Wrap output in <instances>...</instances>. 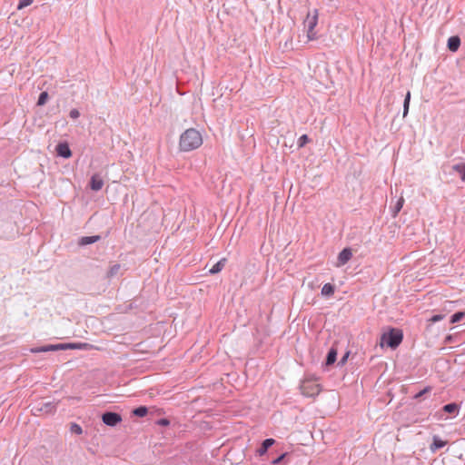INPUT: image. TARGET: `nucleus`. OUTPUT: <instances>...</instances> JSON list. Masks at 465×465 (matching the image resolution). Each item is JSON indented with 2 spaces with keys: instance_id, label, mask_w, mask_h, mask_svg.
<instances>
[{
  "instance_id": "1",
  "label": "nucleus",
  "mask_w": 465,
  "mask_h": 465,
  "mask_svg": "<svg viewBox=\"0 0 465 465\" xmlns=\"http://www.w3.org/2000/svg\"><path fill=\"white\" fill-rule=\"evenodd\" d=\"M202 144L203 136L194 128H189L180 135L179 149L181 152H191L199 148Z\"/></svg>"
},
{
  "instance_id": "2",
  "label": "nucleus",
  "mask_w": 465,
  "mask_h": 465,
  "mask_svg": "<svg viewBox=\"0 0 465 465\" xmlns=\"http://www.w3.org/2000/svg\"><path fill=\"white\" fill-rule=\"evenodd\" d=\"M403 334L401 330L398 329H391L390 331L385 332L381 337L380 345L383 347L384 345L395 349L398 347L402 341Z\"/></svg>"
},
{
  "instance_id": "3",
  "label": "nucleus",
  "mask_w": 465,
  "mask_h": 465,
  "mask_svg": "<svg viewBox=\"0 0 465 465\" xmlns=\"http://www.w3.org/2000/svg\"><path fill=\"white\" fill-rule=\"evenodd\" d=\"M318 23V10L314 9L307 13L303 20V29L306 31L308 41H313L317 38L314 28Z\"/></svg>"
},
{
  "instance_id": "4",
  "label": "nucleus",
  "mask_w": 465,
  "mask_h": 465,
  "mask_svg": "<svg viewBox=\"0 0 465 465\" xmlns=\"http://www.w3.org/2000/svg\"><path fill=\"white\" fill-rule=\"evenodd\" d=\"M59 349H78V350H101L99 347H96L93 344L86 342H78V343H68L65 345H51L48 347H43L40 349L32 350L34 352L40 351H55Z\"/></svg>"
},
{
  "instance_id": "5",
  "label": "nucleus",
  "mask_w": 465,
  "mask_h": 465,
  "mask_svg": "<svg viewBox=\"0 0 465 465\" xmlns=\"http://www.w3.org/2000/svg\"><path fill=\"white\" fill-rule=\"evenodd\" d=\"M301 391L306 397H314L321 392V386L315 381L306 380L301 385Z\"/></svg>"
},
{
  "instance_id": "6",
  "label": "nucleus",
  "mask_w": 465,
  "mask_h": 465,
  "mask_svg": "<svg viewBox=\"0 0 465 465\" xmlns=\"http://www.w3.org/2000/svg\"><path fill=\"white\" fill-rule=\"evenodd\" d=\"M56 405H57V403L53 402V401H47V402L39 401L34 405L33 411L35 413H39V414H46V415L53 414L56 411Z\"/></svg>"
},
{
  "instance_id": "7",
  "label": "nucleus",
  "mask_w": 465,
  "mask_h": 465,
  "mask_svg": "<svg viewBox=\"0 0 465 465\" xmlns=\"http://www.w3.org/2000/svg\"><path fill=\"white\" fill-rule=\"evenodd\" d=\"M102 419L103 421L108 426H115L122 420L121 416L115 412H105Z\"/></svg>"
},
{
  "instance_id": "8",
  "label": "nucleus",
  "mask_w": 465,
  "mask_h": 465,
  "mask_svg": "<svg viewBox=\"0 0 465 465\" xmlns=\"http://www.w3.org/2000/svg\"><path fill=\"white\" fill-rule=\"evenodd\" d=\"M352 257V252L351 249L345 248L343 249L338 255V262L336 266L341 267L347 263Z\"/></svg>"
},
{
  "instance_id": "9",
  "label": "nucleus",
  "mask_w": 465,
  "mask_h": 465,
  "mask_svg": "<svg viewBox=\"0 0 465 465\" xmlns=\"http://www.w3.org/2000/svg\"><path fill=\"white\" fill-rule=\"evenodd\" d=\"M56 153L59 156H62L64 158H69L72 155V152L69 148L68 143H60L56 146Z\"/></svg>"
},
{
  "instance_id": "10",
  "label": "nucleus",
  "mask_w": 465,
  "mask_h": 465,
  "mask_svg": "<svg viewBox=\"0 0 465 465\" xmlns=\"http://www.w3.org/2000/svg\"><path fill=\"white\" fill-rule=\"evenodd\" d=\"M91 189L94 191H99L104 186V181L98 174H94L90 181Z\"/></svg>"
},
{
  "instance_id": "11",
  "label": "nucleus",
  "mask_w": 465,
  "mask_h": 465,
  "mask_svg": "<svg viewBox=\"0 0 465 465\" xmlns=\"http://www.w3.org/2000/svg\"><path fill=\"white\" fill-rule=\"evenodd\" d=\"M432 440V443L430 446L431 452H435L437 450L447 445V441L440 440L438 436H434Z\"/></svg>"
},
{
  "instance_id": "12",
  "label": "nucleus",
  "mask_w": 465,
  "mask_h": 465,
  "mask_svg": "<svg viewBox=\"0 0 465 465\" xmlns=\"http://www.w3.org/2000/svg\"><path fill=\"white\" fill-rule=\"evenodd\" d=\"M460 45V39L459 36H451L448 39V48L451 52H456Z\"/></svg>"
},
{
  "instance_id": "13",
  "label": "nucleus",
  "mask_w": 465,
  "mask_h": 465,
  "mask_svg": "<svg viewBox=\"0 0 465 465\" xmlns=\"http://www.w3.org/2000/svg\"><path fill=\"white\" fill-rule=\"evenodd\" d=\"M225 262H226V259L225 258L221 259L218 262H216L210 269V273L211 274H216V273L220 272L223 269V267L225 265Z\"/></svg>"
},
{
  "instance_id": "14",
  "label": "nucleus",
  "mask_w": 465,
  "mask_h": 465,
  "mask_svg": "<svg viewBox=\"0 0 465 465\" xmlns=\"http://www.w3.org/2000/svg\"><path fill=\"white\" fill-rule=\"evenodd\" d=\"M335 288L331 283H325L322 288V295L325 297H330L334 294Z\"/></svg>"
},
{
  "instance_id": "15",
  "label": "nucleus",
  "mask_w": 465,
  "mask_h": 465,
  "mask_svg": "<svg viewBox=\"0 0 465 465\" xmlns=\"http://www.w3.org/2000/svg\"><path fill=\"white\" fill-rule=\"evenodd\" d=\"M442 410L445 411V412H448V413H451L453 414L454 416L458 415L459 413V411H460V406L457 404V403H450V404H447L445 405Z\"/></svg>"
},
{
  "instance_id": "16",
  "label": "nucleus",
  "mask_w": 465,
  "mask_h": 465,
  "mask_svg": "<svg viewBox=\"0 0 465 465\" xmlns=\"http://www.w3.org/2000/svg\"><path fill=\"white\" fill-rule=\"evenodd\" d=\"M274 442H275V440L273 439L265 440L262 442V447L258 450L259 455L262 456V455L265 454L268 448H270L272 445H273Z\"/></svg>"
},
{
  "instance_id": "17",
  "label": "nucleus",
  "mask_w": 465,
  "mask_h": 465,
  "mask_svg": "<svg viewBox=\"0 0 465 465\" xmlns=\"http://www.w3.org/2000/svg\"><path fill=\"white\" fill-rule=\"evenodd\" d=\"M100 240V236L99 235H95V236H84V237H82L80 239V242L79 243L81 245H87V244H91V243H94V242H96L97 241Z\"/></svg>"
},
{
  "instance_id": "18",
  "label": "nucleus",
  "mask_w": 465,
  "mask_h": 465,
  "mask_svg": "<svg viewBox=\"0 0 465 465\" xmlns=\"http://www.w3.org/2000/svg\"><path fill=\"white\" fill-rule=\"evenodd\" d=\"M410 102H411V92L408 91L404 99L403 103V117H406L409 112L410 107Z\"/></svg>"
},
{
  "instance_id": "19",
  "label": "nucleus",
  "mask_w": 465,
  "mask_h": 465,
  "mask_svg": "<svg viewBox=\"0 0 465 465\" xmlns=\"http://www.w3.org/2000/svg\"><path fill=\"white\" fill-rule=\"evenodd\" d=\"M452 168L460 173L461 180L465 182V163L455 164Z\"/></svg>"
},
{
  "instance_id": "20",
  "label": "nucleus",
  "mask_w": 465,
  "mask_h": 465,
  "mask_svg": "<svg viewBox=\"0 0 465 465\" xmlns=\"http://www.w3.org/2000/svg\"><path fill=\"white\" fill-rule=\"evenodd\" d=\"M337 356V351L335 349H331L328 352L327 359H326V364L331 365L335 362Z\"/></svg>"
},
{
  "instance_id": "21",
  "label": "nucleus",
  "mask_w": 465,
  "mask_h": 465,
  "mask_svg": "<svg viewBox=\"0 0 465 465\" xmlns=\"http://www.w3.org/2000/svg\"><path fill=\"white\" fill-rule=\"evenodd\" d=\"M148 412V410L144 406L138 407L133 411V413L138 417H144Z\"/></svg>"
},
{
  "instance_id": "22",
  "label": "nucleus",
  "mask_w": 465,
  "mask_h": 465,
  "mask_svg": "<svg viewBox=\"0 0 465 465\" xmlns=\"http://www.w3.org/2000/svg\"><path fill=\"white\" fill-rule=\"evenodd\" d=\"M465 316V312H456L454 313L451 318H450V322L451 323H456V322H460Z\"/></svg>"
},
{
  "instance_id": "23",
  "label": "nucleus",
  "mask_w": 465,
  "mask_h": 465,
  "mask_svg": "<svg viewBox=\"0 0 465 465\" xmlns=\"http://www.w3.org/2000/svg\"><path fill=\"white\" fill-rule=\"evenodd\" d=\"M48 97L49 96H48L47 92L41 93L39 95L38 101H37V105H39V106L44 105L46 103Z\"/></svg>"
},
{
  "instance_id": "24",
  "label": "nucleus",
  "mask_w": 465,
  "mask_h": 465,
  "mask_svg": "<svg viewBox=\"0 0 465 465\" xmlns=\"http://www.w3.org/2000/svg\"><path fill=\"white\" fill-rule=\"evenodd\" d=\"M70 430L72 433H75L78 435L83 433L82 427L77 423H72L70 426Z\"/></svg>"
},
{
  "instance_id": "25",
  "label": "nucleus",
  "mask_w": 465,
  "mask_h": 465,
  "mask_svg": "<svg viewBox=\"0 0 465 465\" xmlns=\"http://www.w3.org/2000/svg\"><path fill=\"white\" fill-rule=\"evenodd\" d=\"M33 2H34V0H20L19 4L17 5V9L22 10L23 8L30 5Z\"/></svg>"
},
{
  "instance_id": "26",
  "label": "nucleus",
  "mask_w": 465,
  "mask_h": 465,
  "mask_svg": "<svg viewBox=\"0 0 465 465\" xmlns=\"http://www.w3.org/2000/svg\"><path fill=\"white\" fill-rule=\"evenodd\" d=\"M309 142V138L306 134H302L298 141L299 147L304 146Z\"/></svg>"
},
{
  "instance_id": "27",
  "label": "nucleus",
  "mask_w": 465,
  "mask_h": 465,
  "mask_svg": "<svg viewBox=\"0 0 465 465\" xmlns=\"http://www.w3.org/2000/svg\"><path fill=\"white\" fill-rule=\"evenodd\" d=\"M443 319H444V315H442V314H437V315L432 316V317L429 320V322L433 323V322H436L441 321V320H443Z\"/></svg>"
},
{
  "instance_id": "28",
  "label": "nucleus",
  "mask_w": 465,
  "mask_h": 465,
  "mask_svg": "<svg viewBox=\"0 0 465 465\" xmlns=\"http://www.w3.org/2000/svg\"><path fill=\"white\" fill-rule=\"evenodd\" d=\"M69 115H70L71 118L76 119V118L79 117L80 113H79V111L77 109H72L70 111V113H69Z\"/></svg>"
},
{
  "instance_id": "29",
  "label": "nucleus",
  "mask_w": 465,
  "mask_h": 465,
  "mask_svg": "<svg viewBox=\"0 0 465 465\" xmlns=\"http://www.w3.org/2000/svg\"><path fill=\"white\" fill-rule=\"evenodd\" d=\"M403 203H404V199L402 197H401L397 203V205H396V212L395 213L397 214L400 210L402 208L403 206Z\"/></svg>"
},
{
  "instance_id": "30",
  "label": "nucleus",
  "mask_w": 465,
  "mask_h": 465,
  "mask_svg": "<svg viewBox=\"0 0 465 465\" xmlns=\"http://www.w3.org/2000/svg\"><path fill=\"white\" fill-rule=\"evenodd\" d=\"M158 424L167 426L169 424V420L166 419H163L158 421Z\"/></svg>"
},
{
  "instance_id": "31",
  "label": "nucleus",
  "mask_w": 465,
  "mask_h": 465,
  "mask_svg": "<svg viewBox=\"0 0 465 465\" xmlns=\"http://www.w3.org/2000/svg\"><path fill=\"white\" fill-rule=\"evenodd\" d=\"M429 391L428 388L424 389L423 391H420L418 394L415 395V398H420L421 397L425 392H427Z\"/></svg>"
},
{
  "instance_id": "32",
  "label": "nucleus",
  "mask_w": 465,
  "mask_h": 465,
  "mask_svg": "<svg viewBox=\"0 0 465 465\" xmlns=\"http://www.w3.org/2000/svg\"><path fill=\"white\" fill-rule=\"evenodd\" d=\"M284 456H285V455H284V454H282V456H280L279 458H277L276 460H273V463H274V464H277V463L281 462V461H282V460L284 458Z\"/></svg>"
}]
</instances>
